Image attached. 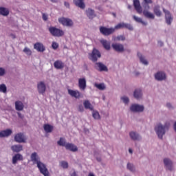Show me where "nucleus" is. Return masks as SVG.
<instances>
[{"instance_id": "nucleus-1", "label": "nucleus", "mask_w": 176, "mask_h": 176, "mask_svg": "<svg viewBox=\"0 0 176 176\" xmlns=\"http://www.w3.org/2000/svg\"><path fill=\"white\" fill-rule=\"evenodd\" d=\"M30 157L33 163H36L37 167L39 169L41 174H43L44 176H49V170H47V168H46V165L39 160L38 153H36V152L32 153Z\"/></svg>"}, {"instance_id": "nucleus-2", "label": "nucleus", "mask_w": 176, "mask_h": 176, "mask_svg": "<svg viewBox=\"0 0 176 176\" xmlns=\"http://www.w3.org/2000/svg\"><path fill=\"white\" fill-rule=\"evenodd\" d=\"M168 129H170V122H166L164 124L162 123H158L155 126V131L160 140L163 138V135L166 134L167 131H168Z\"/></svg>"}, {"instance_id": "nucleus-3", "label": "nucleus", "mask_w": 176, "mask_h": 176, "mask_svg": "<svg viewBox=\"0 0 176 176\" xmlns=\"http://www.w3.org/2000/svg\"><path fill=\"white\" fill-rule=\"evenodd\" d=\"M49 32L52 35V36H56L60 38L64 36V32L61 29H58L54 26H51L48 28Z\"/></svg>"}, {"instance_id": "nucleus-4", "label": "nucleus", "mask_w": 176, "mask_h": 176, "mask_svg": "<svg viewBox=\"0 0 176 176\" xmlns=\"http://www.w3.org/2000/svg\"><path fill=\"white\" fill-rule=\"evenodd\" d=\"M122 28H126L127 30H129V31H133V26L129 23H120L118 25H116L114 28H111V34L115 32V30H120Z\"/></svg>"}, {"instance_id": "nucleus-5", "label": "nucleus", "mask_w": 176, "mask_h": 176, "mask_svg": "<svg viewBox=\"0 0 176 176\" xmlns=\"http://www.w3.org/2000/svg\"><path fill=\"white\" fill-rule=\"evenodd\" d=\"M163 164L165 170H168V171H173L174 170V162L169 157L164 158Z\"/></svg>"}, {"instance_id": "nucleus-6", "label": "nucleus", "mask_w": 176, "mask_h": 176, "mask_svg": "<svg viewBox=\"0 0 176 176\" xmlns=\"http://www.w3.org/2000/svg\"><path fill=\"white\" fill-rule=\"evenodd\" d=\"M101 57V52L96 48H94L91 53L89 54V60L93 61L94 63L97 62V60L98 58H100Z\"/></svg>"}, {"instance_id": "nucleus-7", "label": "nucleus", "mask_w": 176, "mask_h": 176, "mask_svg": "<svg viewBox=\"0 0 176 176\" xmlns=\"http://www.w3.org/2000/svg\"><path fill=\"white\" fill-rule=\"evenodd\" d=\"M129 138L132 141H138V142L142 141V136L135 131L129 132Z\"/></svg>"}, {"instance_id": "nucleus-8", "label": "nucleus", "mask_w": 176, "mask_h": 176, "mask_svg": "<svg viewBox=\"0 0 176 176\" xmlns=\"http://www.w3.org/2000/svg\"><path fill=\"white\" fill-rule=\"evenodd\" d=\"M58 23L65 27H72L74 25V21L72 19L65 17H60L58 19Z\"/></svg>"}, {"instance_id": "nucleus-9", "label": "nucleus", "mask_w": 176, "mask_h": 176, "mask_svg": "<svg viewBox=\"0 0 176 176\" xmlns=\"http://www.w3.org/2000/svg\"><path fill=\"white\" fill-rule=\"evenodd\" d=\"M16 142L19 144L25 143L27 142V137L24 135L23 133H16L14 138Z\"/></svg>"}, {"instance_id": "nucleus-10", "label": "nucleus", "mask_w": 176, "mask_h": 176, "mask_svg": "<svg viewBox=\"0 0 176 176\" xmlns=\"http://www.w3.org/2000/svg\"><path fill=\"white\" fill-rule=\"evenodd\" d=\"M95 69L99 72H108V67L101 62L95 63Z\"/></svg>"}, {"instance_id": "nucleus-11", "label": "nucleus", "mask_w": 176, "mask_h": 176, "mask_svg": "<svg viewBox=\"0 0 176 176\" xmlns=\"http://www.w3.org/2000/svg\"><path fill=\"white\" fill-rule=\"evenodd\" d=\"M37 90L39 94H43L46 91V85L43 81H41L37 84Z\"/></svg>"}, {"instance_id": "nucleus-12", "label": "nucleus", "mask_w": 176, "mask_h": 176, "mask_svg": "<svg viewBox=\"0 0 176 176\" xmlns=\"http://www.w3.org/2000/svg\"><path fill=\"white\" fill-rule=\"evenodd\" d=\"M112 47L116 52H118V53H123V52H124V46L123 44L113 43Z\"/></svg>"}, {"instance_id": "nucleus-13", "label": "nucleus", "mask_w": 176, "mask_h": 176, "mask_svg": "<svg viewBox=\"0 0 176 176\" xmlns=\"http://www.w3.org/2000/svg\"><path fill=\"white\" fill-rule=\"evenodd\" d=\"M163 12L165 13V19L166 23L170 25H171V23L173 22V16H171V14L170 13V11L163 8Z\"/></svg>"}, {"instance_id": "nucleus-14", "label": "nucleus", "mask_w": 176, "mask_h": 176, "mask_svg": "<svg viewBox=\"0 0 176 176\" xmlns=\"http://www.w3.org/2000/svg\"><path fill=\"white\" fill-rule=\"evenodd\" d=\"M133 6L139 14L142 13V7H141V3L140 2V0H133Z\"/></svg>"}, {"instance_id": "nucleus-15", "label": "nucleus", "mask_w": 176, "mask_h": 176, "mask_svg": "<svg viewBox=\"0 0 176 176\" xmlns=\"http://www.w3.org/2000/svg\"><path fill=\"white\" fill-rule=\"evenodd\" d=\"M99 30L100 34H102V35H104V36H109V35H111V28L100 26L99 28Z\"/></svg>"}, {"instance_id": "nucleus-16", "label": "nucleus", "mask_w": 176, "mask_h": 176, "mask_svg": "<svg viewBox=\"0 0 176 176\" xmlns=\"http://www.w3.org/2000/svg\"><path fill=\"white\" fill-rule=\"evenodd\" d=\"M54 67L56 69H63L65 67V64L61 60H56L54 63Z\"/></svg>"}, {"instance_id": "nucleus-17", "label": "nucleus", "mask_w": 176, "mask_h": 176, "mask_svg": "<svg viewBox=\"0 0 176 176\" xmlns=\"http://www.w3.org/2000/svg\"><path fill=\"white\" fill-rule=\"evenodd\" d=\"M34 49L36 50L37 52H40L41 53H43L46 50V48H45V46L41 43H36L34 45Z\"/></svg>"}, {"instance_id": "nucleus-18", "label": "nucleus", "mask_w": 176, "mask_h": 176, "mask_svg": "<svg viewBox=\"0 0 176 176\" xmlns=\"http://www.w3.org/2000/svg\"><path fill=\"white\" fill-rule=\"evenodd\" d=\"M78 87L80 90L85 91L86 90L87 84H86V78H79L78 79Z\"/></svg>"}, {"instance_id": "nucleus-19", "label": "nucleus", "mask_w": 176, "mask_h": 176, "mask_svg": "<svg viewBox=\"0 0 176 176\" xmlns=\"http://www.w3.org/2000/svg\"><path fill=\"white\" fill-rule=\"evenodd\" d=\"M73 3L77 8H80V9H85L86 8V4H85V0H73Z\"/></svg>"}, {"instance_id": "nucleus-20", "label": "nucleus", "mask_w": 176, "mask_h": 176, "mask_svg": "<svg viewBox=\"0 0 176 176\" xmlns=\"http://www.w3.org/2000/svg\"><path fill=\"white\" fill-rule=\"evenodd\" d=\"M68 94L74 98H80V92L78 90L67 89Z\"/></svg>"}, {"instance_id": "nucleus-21", "label": "nucleus", "mask_w": 176, "mask_h": 176, "mask_svg": "<svg viewBox=\"0 0 176 176\" xmlns=\"http://www.w3.org/2000/svg\"><path fill=\"white\" fill-rule=\"evenodd\" d=\"M85 14L91 20H92V19H94V17H96V12L94 11V10H93L91 8L87 9L85 10Z\"/></svg>"}, {"instance_id": "nucleus-22", "label": "nucleus", "mask_w": 176, "mask_h": 176, "mask_svg": "<svg viewBox=\"0 0 176 176\" xmlns=\"http://www.w3.org/2000/svg\"><path fill=\"white\" fill-rule=\"evenodd\" d=\"M13 133L12 129H6L0 131V138H5V137H10Z\"/></svg>"}, {"instance_id": "nucleus-23", "label": "nucleus", "mask_w": 176, "mask_h": 176, "mask_svg": "<svg viewBox=\"0 0 176 176\" xmlns=\"http://www.w3.org/2000/svg\"><path fill=\"white\" fill-rule=\"evenodd\" d=\"M23 160V155L20 153L15 154L12 157V164H17V162H22Z\"/></svg>"}, {"instance_id": "nucleus-24", "label": "nucleus", "mask_w": 176, "mask_h": 176, "mask_svg": "<svg viewBox=\"0 0 176 176\" xmlns=\"http://www.w3.org/2000/svg\"><path fill=\"white\" fill-rule=\"evenodd\" d=\"M65 149L71 151V152H78V146L72 143H67Z\"/></svg>"}, {"instance_id": "nucleus-25", "label": "nucleus", "mask_w": 176, "mask_h": 176, "mask_svg": "<svg viewBox=\"0 0 176 176\" xmlns=\"http://www.w3.org/2000/svg\"><path fill=\"white\" fill-rule=\"evenodd\" d=\"M155 78L157 80H164L166 79V73L158 72L155 74Z\"/></svg>"}, {"instance_id": "nucleus-26", "label": "nucleus", "mask_w": 176, "mask_h": 176, "mask_svg": "<svg viewBox=\"0 0 176 176\" xmlns=\"http://www.w3.org/2000/svg\"><path fill=\"white\" fill-rule=\"evenodd\" d=\"M100 43L102 45L104 49L106 50H110L111 49V43L105 39L100 40Z\"/></svg>"}, {"instance_id": "nucleus-27", "label": "nucleus", "mask_w": 176, "mask_h": 176, "mask_svg": "<svg viewBox=\"0 0 176 176\" xmlns=\"http://www.w3.org/2000/svg\"><path fill=\"white\" fill-rule=\"evenodd\" d=\"M130 109L131 111H144L145 108L144 107V105L133 104L131 106Z\"/></svg>"}, {"instance_id": "nucleus-28", "label": "nucleus", "mask_w": 176, "mask_h": 176, "mask_svg": "<svg viewBox=\"0 0 176 176\" xmlns=\"http://www.w3.org/2000/svg\"><path fill=\"white\" fill-rule=\"evenodd\" d=\"M12 151L19 153V152H21L23 150V146L21 144H16L11 146Z\"/></svg>"}, {"instance_id": "nucleus-29", "label": "nucleus", "mask_w": 176, "mask_h": 176, "mask_svg": "<svg viewBox=\"0 0 176 176\" xmlns=\"http://www.w3.org/2000/svg\"><path fill=\"white\" fill-rule=\"evenodd\" d=\"M143 14H144V17H146V19H151L152 20H153L155 19V14L150 12L147 10H143Z\"/></svg>"}, {"instance_id": "nucleus-30", "label": "nucleus", "mask_w": 176, "mask_h": 176, "mask_svg": "<svg viewBox=\"0 0 176 176\" xmlns=\"http://www.w3.org/2000/svg\"><path fill=\"white\" fill-rule=\"evenodd\" d=\"M9 13H10V11L8 8H6L5 7H0L1 16H9Z\"/></svg>"}, {"instance_id": "nucleus-31", "label": "nucleus", "mask_w": 176, "mask_h": 176, "mask_svg": "<svg viewBox=\"0 0 176 176\" xmlns=\"http://www.w3.org/2000/svg\"><path fill=\"white\" fill-rule=\"evenodd\" d=\"M83 105L85 109H89L90 111H93L94 107L93 104L89 100H85L83 102Z\"/></svg>"}, {"instance_id": "nucleus-32", "label": "nucleus", "mask_w": 176, "mask_h": 176, "mask_svg": "<svg viewBox=\"0 0 176 176\" xmlns=\"http://www.w3.org/2000/svg\"><path fill=\"white\" fill-rule=\"evenodd\" d=\"M15 108L16 111H23L24 109V104L21 101L15 102Z\"/></svg>"}, {"instance_id": "nucleus-33", "label": "nucleus", "mask_w": 176, "mask_h": 176, "mask_svg": "<svg viewBox=\"0 0 176 176\" xmlns=\"http://www.w3.org/2000/svg\"><path fill=\"white\" fill-rule=\"evenodd\" d=\"M133 96L137 100L141 98L142 97V91L141 89H135Z\"/></svg>"}, {"instance_id": "nucleus-34", "label": "nucleus", "mask_w": 176, "mask_h": 176, "mask_svg": "<svg viewBox=\"0 0 176 176\" xmlns=\"http://www.w3.org/2000/svg\"><path fill=\"white\" fill-rule=\"evenodd\" d=\"M126 168L131 173H135L137 170L135 169V166L133 163L128 162L126 165Z\"/></svg>"}, {"instance_id": "nucleus-35", "label": "nucleus", "mask_w": 176, "mask_h": 176, "mask_svg": "<svg viewBox=\"0 0 176 176\" xmlns=\"http://www.w3.org/2000/svg\"><path fill=\"white\" fill-rule=\"evenodd\" d=\"M43 129H44L45 133H52L53 131V126H52L49 124H44Z\"/></svg>"}, {"instance_id": "nucleus-36", "label": "nucleus", "mask_w": 176, "mask_h": 176, "mask_svg": "<svg viewBox=\"0 0 176 176\" xmlns=\"http://www.w3.org/2000/svg\"><path fill=\"white\" fill-rule=\"evenodd\" d=\"M153 12L156 16L160 17V16H162V12H160V6H155L154 7Z\"/></svg>"}, {"instance_id": "nucleus-37", "label": "nucleus", "mask_w": 176, "mask_h": 176, "mask_svg": "<svg viewBox=\"0 0 176 176\" xmlns=\"http://www.w3.org/2000/svg\"><path fill=\"white\" fill-rule=\"evenodd\" d=\"M58 145H59V146H67V141L65 140V138H60L59 141L57 142Z\"/></svg>"}, {"instance_id": "nucleus-38", "label": "nucleus", "mask_w": 176, "mask_h": 176, "mask_svg": "<svg viewBox=\"0 0 176 176\" xmlns=\"http://www.w3.org/2000/svg\"><path fill=\"white\" fill-rule=\"evenodd\" d=\"M94 87L98 89V90H105L107 89V87H105V84L104 83H95Z\"/></svg>"}, {"instance_id": "nucleus-39", "label": "nucleus", "mask_w": 176, "mask_h": 176, "mask_svg": "<svg viewBox=\"0 0 176 176\" xmlns=\"http://www.w3.org/2000/svg\"><path fill=\"white\" fill-rule=\"evenodd\" d=\"M138 56L139 57L141 63H142V64H144V65H148V60H145V58L142 56V54H141V53L138 52Z\"/></svg>"}, {"instance_id": "nucleus-40", "label": "nucleus", "mask_w": 176, "mask_h": 176, "mask_svg": "<svg viewBox=\"0 0 176 176\" xmlns=\"http://www.w3.org/2000/svg\"><path fill=\"white\" fill-rule=\"evenodd\" d=\"M92 116L96 119V120H100V119H101V116H100V113H98V111H94Z\"/></svg>"}, {"instance_id": "nucleus-41", "label": "nucleus", "mask_w": 176, "mask_h": 176, "mask_svg": "<svg viewBox=\"0 0 176 176\" xmlns=\"http://www.w3.org/2000/svg\"><path fill=\"white\" fill-rule=\"evenodd\" d=\"M23 53H25V54H27V56H31V54H32V51H31V50L27 47H25L23 50Z\"/></svg>"}, {"instance_id": "nucleus-42", "label": "nucleus", "mask_w": 176, "mask_h": 176, "mask_svg": "<svg viewBox=\"0 0 176 176\" xmlns=\"http://www.w3.org/2000/svg\"><path fill=\"white\" fill-rule=\"evenodd\" d=\"M126 39V37L123 35H120L116 37H113V41H124Z\"/></svg>"}, {"instance_id": "nucleus-43", "label": "nucleus", "mask_w": 176, "mask_h": 176, "mask_svg": "<svg viewBox=\"0 0 176 176\" xmlns=\"http://www.w3.org/2000/svg\"><path fill=\"white\" fill-rule=\"evenodd\" d=\"M144 2L146 6H144V8L146 9H151V7L149 6V3H153V1L152 0H144Z\"/></svg>"}, {"instance_id": "nucleus-44", "label": "nucleus", "mask_w": 176, "mask_h": 176, "mask_svg": "<svg viewBox=\"0 0 176 176\" xmlns=\"http://www.w3.org/2000/svg\"><path fill=\"white\" fill-rule=\"evenodd\" d=\"M6 91H7L6 85L5 84L0 85V91L1 93H6Z\"/></svg>"}, {"instance_id": "nucleus-45", "label": "nucleus", "mask_w": 176, "mask_h": 176, "mask_svg": "<svg viewBox=\"0 0 176 176\" xmlns=\"http://www.w3.org/2000/svg\"><path fill=\"white\" fill-rule=\"evenodd\" d=\"M121 100L124 102V104H129V102H130V99H129V97L127 96L121 97Z\"/></svg>"}, {"instance_id": "nucleus-46", "label": "nucleus", "mask_w": 176, "mask_h": 176, "mask_svg": "<svg viewBox=\"0 0 176 176\" xmlns=\"http://www.w3.org/2000/svg\"><path fill=\"white\" fill-rule=\"evenodd\" d=\"M60 164L61 167H63V168H68V162H67L65 161H61L60 162Z\"/></svg>"}, {"instance_id": "nucleus-47", "label": "nucleus", "mask_w": 176, "mask_h": 176, "mask_svg": "<svg viewBox=\"0 0 176 176\" xmlns=\"http://www.w3.org/2000/svg\"><path fill=\"white\" fill-rule=\"evenodd\" d=\"M133 20H135V21H136L137 23H141V22H142V19L139 18V17H138V16H135V15H133Z\"/></svg>"}, {"instance_id": "nucleus-48", "label": "nucleus", "mask_w": 176, "mask_h": 176, "mask_svg": "<svg viewBox=\"0 0 176 176\" xmlns=\"http://www.w3.org/2000/svg\"><path fill=\"white\" fill-rule=\"evenodd\" d=\"M52 47L54 50L58 49V43H56L55 41H53L52 44Z\"/></svg>"}, {"instance_id": "nucleus-49", "label": "nucleus", "mask_w": 176, "mask_h": 176, "mask_svg": "<svg viewBox=\"0 0 176 176\" xmlns=\"http://www.w3.org/2000/svg\"><path fill=\"white\" fill-rule=\"evenodd\" d=\"M6 74V71L4 68L0 67V76H3Z\"/></svg>"}, {"instance_id": "nucleus-50", "label": "nucleus", "mask_w": 176, "mask_h": 176, "mask_svg": "<svg viewBox=\"0 0 176 176\" xmlns=\"http://www.w3.org/2000/svg\"><path fill=\"white\" fill-rule=\"evenodd\" d=\"M17 115L21 119H24V114L20 113V111L17 112Z\"/></svg>"}, {"instance_id": "nucleus-51", "label": "nucleus", "mask_w": 176, "mask_h": 176, "mask_svg": "<svg viewBox=\"0 0 176 176\" xmlns=\"http://www.w3.org/2000/svg\"><path fill=\"white\" fill-rule=\"evenodd\" d=\"M43 20H44V21H47V15L45 13L43 14Z\"/></svg>"}, {"instance_id": "nucleus-52", "label": "nucleus", "mask_w": 176, "mask_h": 176, "mask_svg": "<svg viewBox=\"0 0 176 176\" xmlns=\"http://www.w3.org/2000/svg\"><path fill=\"white\" fill-rule=\"evenodd\" d=\"M64 5L66 8H67L68 9H69V3L65 1L64 2Z\"/></svg>"}, {"instance_id": "nucleus-53", "label": "nucleus", "mask_w": 176, "mask_h": 176, "mask_svg": "<svg viewBox=\"0 0 176 176\" xmlns=\"http://www.w3.org/2000/svg\"><path fill=\"white\" fill-rule=\"evenodd\" d=\"M141 24H142V25H148V23L142 20V22H140Z\"/></svg>"}, {"instance_id": "nucleus-54", "label": "nucleus", "mask_w": 176, "mask_h": 176, "mask_svg": "<svg viewBox=\"0 0 176 176\" xmlns=\"http://www.w3.org/2000/svg\"><path fill=\"white\" fill-rule=\"evenodd\" d=\"M10 36L12 38V39H16V35L14 34H11Z\"/></svg>"}, {"instance_id": "nucleus-55", "label": "nucleus", "mask_w": 176, "mask_h": 176, "mask_svg": "<svg viewBox=\"0 0 176 176\" xmlns=\"http://www.w3.org/2000/svg\"><path fill=\"white\" fill-rule=\"evenodd\" d=\"M158 45H159V46H160V47L163 46V42H162V41H158Z\"/></svg>"}, {"instance_id": "nucleus-56", "label": "nucleus", "mask_w": 176, "mask_h": 176, "mask_svg": "<svg viewBox=\"0 0 176 176\" xmlns=\"http://www.w3.org/2000/svg\"><path fill=\"white\" fill-rule=\"evenodd\" d=\"M129 152L131 155H133V149L129 148Z\"/></svg>"}, {"instance_id": "nucleus-57", "label": "nucleus", "mask_w": 176, "mask_h": 176, "mask_svg": "<svg viewBox=\"0 0 176 176\" xmlns=\"http://www.w3.org/2000/svg\"><path fill=\"white\" fill-rule=\"evenodd\" d=\"M51 2H53L54 3H57V2H58V0H51Z\"/></svg>"}, {"instance_id": "nucleus-58", "label": "nucleus", "mask_w": 176, "mask_h": 176, "mask_svg": "<svg viewBox=\"0 0 176 176\" xmlns=\"http://www.w3.org/2000/svg\"><path fill=\"white\" fill-rule=\"evenodd\" d=\"M166 107H168V108H170L171 107V104L167 103Z\"/></svg>"}, {"instance_id": "nucleus-59", "label": "nucleus", "mask_w": 176, "mask_h": 176, "mask_svg": "<svg viewBox=\"0 0 176 176\" xmlns=\"http://www.w3.org/2000/svg\"><path fill=\"white\" fill-rule=\"evenodd\" d=\"M88 176H96L93 173H89Z\"/></svg>"}, {"instance_id": "nucleus-60", "label": "nucleus", "mask_w": 176, "mask_h": 176, "mask_svg": "<svg viewBox=\"0 0 176 176\" xmlns=\"http://www.w3.org/2000/svg\"><path fill=\"white\" fill-rule=\"evenodd\" d=\"M71 176H76V172H74V173L71 175Z\"/></svg>"}, {"instance_id": "nucleus-61", "label": "nucleus", "mask_w": 176, "mask_h": 176, "mask_svg": "<svg viewBox=\"0 0 176 176\" xmlns=\"http://www.w3.org/2000/svg\"><path fill=\"white\" fill-rule=\"evenodd\" d=\"M112 15L113 16V17H116V14L115 12H113Z\"/></svg>"}, {"instance_id": "nucleus-62", "label": "nucleus", "mask_w": 176, "mask_h": 176, "mask_svg": "<svg viewBox=\"0 0 176 176\" xmlns=\"http://www.w3.org/2000/svg\"><path fill=\"white\" fill-rule=\"evenodd\" d=\"M98 162H100L101 160V158H97Z\"/></svg>"}, {"instance_id": "nucleus-63", "label": "nucleus", "mask_w": 176, "mask_h": 176, "mask_svg": "<svg viewBox=\"0 0 176 176\" xmlns=\"http://www.w3.org/2000/svg\"><path fill=\"white\" fill-rule=\"evenodd\" d=\"M136 75H140V74L139 73H136Z\"/></svg>"}, {"instance_id": "nucleus-64", "label": "nucleus", "mask_w": 176, "mask_h": 176, "mask_svg": "<svg viewBox=\"0 0 176 176\" xmlns=\"http://www.w3.org/2000/svg\"><path fill=\"white\" fill-rule=\"evenodd\" d=\"M129 8L130 9V6H129Z\"/></svg>"}]
</instances>
